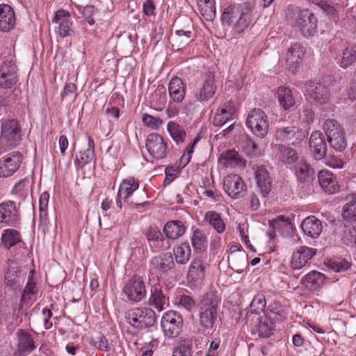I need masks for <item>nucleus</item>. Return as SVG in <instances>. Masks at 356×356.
<instances>
[{"instance_id": "obj_49", "label": "nucleus", "mask_w": 356, "mask_h": 356, "mask_svg": "<svg viewBox=\"0 0 356 356\" xmlns=\"http://www.w3.org/2000/svg\"><path fill=\"white\" fill-rule=\"evenodd\" d=\"M330 147L336 152H341L347 147V140L343 131L327 138Z\"/></svg>"}, {"instance_id": "obj_50", "label": "nucleus", "mask_w": 356, "mask_h": 356, "mask_svg": "<svg viewBox=\"0 0 356 356\" xmlns=\"http://www.w3.org/2000/svg\"><path fill=\"white\" fill-rule=\"evenodd\" d=\"M280 159L286 164H296L300 160L296 150L285 146L280 147Z\"/></svg>"}, {"instance_id": "obj_3", "label": "nucleus", "mask_w": 356, "mask_h": 356, "mask_svg": "<svg viewBox=\"0 0 356 356\" xmlns=\"http://www.w3.org/2000/svg\"><path fill=\"white\" fill-rule=\"evenodd\" d=\"M156 317L155 312L147 307L132 308L125 313L126 321L136 333L154 327L156 322Z\"/></svg>"}, {"instance_id": "obj_45", "label": "nucleus", "mask_w": 356, "mask_h": 356, "mask_svg": "<svg viewBox=\"0 0 356 356\" xmlns=\"http://www.w3.org/2000/svg\"><path fill=\"white\" fill-rule=\"evenodd\" d=\"M243 6L244 8L240 13L234 26L235 30L238 33L243 32L251 24V16L249 13L251 8L250 4L244 3Z\"/></svg>"}, {"instance_id": "obj_55", "label": "nucleus", "mask_w": 356, "mask_h": 356, "mask_svg": "<svg viewBox=\"0 0 356 356\" xmlns=\"http://www.w3.org/2000/svg\"><path fill=\"white\" fill-rule=\"evenodd\" d=\"M356 63V50L353 48H346L343 52L341 67L347 68Z\"/></svg>"}, {"instance_id": "obj_59", "label": "nucleus", "mask_w": 356, "mask_h": 356, "mask_svg": "<svg viewBox=\"0 0 356 356\" xmlns=\"http://www.w3.org/2000/svg\"><path fill=\"white\" fill-rule=\"evenodd\" d=\"M177 305L179 308H183L188 312H191L193 308H195V302L191 296L181 295L178 298Z\"/></svg>"}, {"instance_id": "obj_23", "label": "nucleus", "mask_w": 356, "mask_h": 356, "mask_svg": "<svg viewBox=\"0 0 356 356\" xmlns=\"http://www.w3.org/2000/svg\"><path fill=\"white\" fill-rule=\"evenodd\" d=\"M318 181L321 189L326 193L332 195L339 191V185L336 176L327 170L318 172Z\"/></svg>"}, {"instance_id": "obj_62", "label": "nucleus", "mask_w": 356, "mask_h": 356, "mask_svg": "<svg viewBox=\"0 0 356 356\" xmlns=\"http://www.w3.org/2000/svg\"><path fill=\"white\" fill-rule=\"evenodd\" d=\"M175 35L177 36V42L184 45L190 42L191 31L190 30H184L183 29H177L175 31Z\"/></svg>"}, {"instance_id": "obj_33", "label": "nucleus", "mask_w": 356, "mask_h": 356, "mask_svg": "<svg viewBox=\"0 0 356 356\" xmlns=\"http://www.w3.org/2000/svg\"><path fill=\"white\" fill-rule=\"evenodd\" d=\"M257 184L261 195L266 197L271 190V179L268 171L264 167L259 166L255 172Z\"/></svg>"}, {"instance_id": "obj_60", "label": "nucleus", "mask_w": 356, "mask_h": 356, "mask_svg": "<svg viewBox=\"0 0 356 356\" xmlns=\"http://www.w3.org/2000/svg\"><path fill=\"white\" fill-rule=\"evenodd\" d=\"M200 140V136L198 134L195 136L192 143L187 147L186 152L182 155L181 158V162L184 164V165H186L190 162L192 157V154L193 152V149Z\"/></svg>"}, {"instance_id": "obj_28", "label": "nucleus", "mask_w": 356, "mask_h": 356, "mask_svg": "<svg viewBox=\"0 0 356 356\" xmlns=\"http://www.w3.org/2000/svg\"><path fill=\"white\" fill-rule=\"evenodd\" d=\"M304 234L312 238H318L323 231L322 222L314 216L305 218L301 223Z\"/></svg>"}, {"instance_id": "obj_25", "label": "nucleus", "mask_w": 356, "mask_h": 356, "mask_svg": "<svg viewBox=\"0 0 356 356\" xmlns=\"http://www.w3.org/2000/svg\"><path fill=\"white\" fill-rule=\"evenodd\" d=\"M304 47L300 44H293L288 49L286 62V65L290 72L295 74L297 71L299 63L305 55Z\"/></svg>"}, {"instance_id": "obj_39", "label": "nucleus", "mask_w": 356, "mask_h": 356, "mask_svg": "<svg viewBox=\"0 0 356 356\" xmlns=\"http://www.w3.org/2000/svg\"><path fill=\"white\" fill-rule=\"evenodd\" d=\"M173 254L178 264H186L189 261L191 254L189 243L184 242L175 246Z\"/></svg>"}, {"instance_id": "obj_41", "label": "nucleus", "mask_w": 356, "mask_h": 356, "mask_svg": "<svg viewBox=\"0 0 356 356\" xmlns=\"http://www.w3.org/2000/svg\"><path fill=\"white\" fill-rule=\"evenodd\" d=\"M200 13L207 21H212L216 16L214 0H197Z\"/></svg>"}, {"instance_id": "obj_61", "label": "nucleus", "mask_w": 356, "mask_h": 356, "mask_svg": "<svg viewBox=\"0 0 356 356\" xmlns=\"http://www.w3.org/2000/svg\"><path fill=\"white\" fill-rule=\"evenodd\" d=\"M266 305V300L264 294H257L252 300L250 307L254 312L263 311Z\"/></svg>"}, {"instance_id": "obj_10", "label": "nucleus", "mask_w": 356, "mask_h": 356, "mask_svg": "<svg viewBox=\"0 0 356 356\" xmlns=\"http://www.w3.org/2000/svg\"><path fill=\"white\" fill-rule=\"evenodd\" d=\"M294 172L298 182L302 184L309 193L312 191L316 172L306 159L300 158L294 165Z\"/></svg>"}, {"instance_id": "obj_48", "label": "nucleus", "mask_w": 356, "mask_h": 356, "mask_svg": "<svg viewBox=\"0 0 356 356\" xmlns=\"http://www.w3.org/2000/svg\"><path fill=\"white\" fill-rule=\"evenodd\" d=\"M192 245L195 251L203 252L207 248V238L203 230L196 229L191 237Z\"/></svg>"}, {"instance_id": "obj_42", "label": "nucleus", "mask_w": 356, "mask_h": 356, "mask_svg": "<svg viewBox=\"0 0 356 356\" xmlns=\"http://www.w3.org/2000/svg\"><path fill=\"white\" fill-rule=\"evenodd\" d=\"M277 96L280 106L285 110L289 109L295 104L292 92L289 88L280 86L277 88Z\"/></svg>"}, {"instance_id": "obj_9", "label": "nucleus", "mask_w": 356, "mask_h": 356, "mask_svg": "<svg viewBox=\"0 0 356 356\" xmlns=\"http://www.w3.org/2000/svg\"><path fill=\"white\" fill-rule=\"evenodd\" d=\"M123 293L131 302H138L144 299L147 291L143 277L138 275L132 276L125 282Z\"/></svg>"}, {"instance_id": "obj_30", "label": "nucleus", "mask_w": 356, "mask_h": 356, "mask_svg": "<svg viewBox=\"0 0 356 356\" xmlns=\"http://www.w3.org/2000/svg\"><path fill=\"white\" fill-rule=\"evenodd\" d=\"M266 318L275 323L284 321L287 318V312L286 307L280 302L273 300L268 303L266 310Z\"/></svg>"}, {"instance_id": "obj_6", "label": "nucleus", "mask_w": 356, "mask_h": 356, "mask_svg": "<svg viewBox=\"0 0 356 356\" xmlns=\"http://www.w3.org/2000/svg\"><path fill=\"white\" fill-rule=\"evenodd\" d=\"M246 125L254 135L264 138L268 131V118L261 109L253 108L248 113Z\"/></svg>"}, {"instance_id": "obj_8", "label": "nucleus", "mask_w": 356, "mask_h": 356, "mask_svg": "<svg viewBox=\"0 0 356 356\" xmlns=\"http://www.w3.org/2000/svg\"><path fill=\"white\" fill-rule=\"evenodd\" d=\"M24 277L21 270L14 262L8 264L4 275L5 292L11 293L12 296H17L22 292Z\"/></svg>"}, {"instance_id": "obj_47", "label": "nucleus", "mask_w": 356, "mask_h": 356, "mask_svg": "<svg viewBox=\"0 0 356 356\" xmlns=\"http://www.w3.org/2000/svg\"><path fill=\"white\" fill-rule=\"evenodd\" d=\"M167 129L173 140L177 143H182L185 140L186 134L184 128L173 121L168 123Z\"/></svg>"}, {"instance_id": "obj_19", "label": "nucleus", "mask_w": 356, "mask_h": 356, "mask_svg": "<svg viewBox=\"0 0 356 356\" xmlns=\"http://www.w3.org/2000/svg\"><path fill=\"white\" fill-rule=\"evenodd\" d=\"M223 187L231 197L237 199L243 195L246 185L239 175L232 174L225 177Z\"/></svg>"}, {"instance_id": "obj_53", "label": "nucleus", "mask_w": 356, "mask_h": 356, "mask_svg": "<svg viewBox=\"0 0 356 356\" xmlns=\"http://www.w3.org/2000/svg\"><path fill=\"white\" fill-rule=\"evenodd\" d=\"M323 127L327 138L343 131L340 124L335 119H327Z\"/></svg>"}, {"instance_id": "obj_63", "label": "nucleus", "mask_w": 356, "mask_h": 356, "mask_svg": "<svg viewBox=\"0 0 356 356\" xmlns=\"http://www.w3.org/2000/svg\"><path fill=\"white\" fill-rule=\"evenodd\" d=\"M142 120L146 126L152 129H157L162 124V121L160 119L147 113L143 115Z\"/></svg>"}, {"instance_id": "obj_20", "label": "nucleus", "mask_w": 356, "mask_h": 356, "mask_svg": "<svg viewBox=\"0 0 356 356\" xmlns=\"http://www.w3.org/2000/svg\"><path fill=\"white\" fill-rule=\"evenodd\" d=\"M52 22L58 24V34L62 38L71 36L74 33L73 22L70 13L65 10H57Z\"/></svg>"}, {"instance_id": "obj_32", "label": "nucleus", "mask_w": 356, "mask_h": 356, "mask_svg": "<svg viewBox=\"0 0 356 356\" xmlns=\"http://www.w3.org/2000/svg\"><path fill=\"white\" fill-rule=\"evenodd\" d=\"M169 95L172 101L179 103L186 95V86L183 81L177 77H173L168 84Z\"/></svg>"}, {"instance_id": "obj_2", "label": "nucleus", "mask_w": 356, "mask_h": 356, "mask_svg": "<svg viewBox=\"0 0 356 356\" xmlns=\"http://www.w3.org/2000/svg\"><path fill=\"white\" fill-rule=\"evenodd\" d=\"M287 23L300 31L305 37L313 35L316 32L318 20L308 9L301 10L298 7L289 6L286 13Z\"/></svg>"}, {"instance_id": "obj_24", "label": "nucleus", "mask_w": 356, "mask_h": 356, "mask_svg": "<svg viewBox=\"0 0 356 356\" xmlns=\"http://www.w3.org/2000/svg\"><path fill=\"white\" fill-rule=\"evenodd\" d=\"M150 293V297L148 300L149 305L154 307L159 312L162 311L165 306L168 305L167 288L163 289L161 285L157 284L151 288Z\"/></svg>"}, {"instance_id": "obj_64", "label": "nucleus", "mask_w": 356, "mask_h": 356, "mask_svg": "<svg viewBox=\"0 0 356 356\" xmlns=\"http://www.w3.org/2000/svg\"><path fill=\"white\" fill-rule=\"evenodd\" d=\"M172 356H192L191 348L187 344H181L174 348Z\"/></svg>"}, {"instance_id": "obj_7", "label": "nucleus", "mask_w": 356, "mask_h": 356, "mask_svg": "<svg viewBox=\"0 0 356 356\" xmlns=\"http://www.w3.org/2000/svg\"><path fill=\"white\" fill-rule=\"evenodd\" d=\"M217 90L215 75L211 72H206L202 82L193 90V97L197 102L204 103L213 97Z\"/></svg>"}, {"instance_id": "obj_14", "label": "nucleus", "mask_w": 356, "mask_h": 356, "mask_svg": "<svg viewBox=\"0 0 356 356\" xmlns=\"http://www.w3.org/2000/svg\"><path fill=\"white\" fill-rule=\"evenodd\" d=\"M175 266L173 256L170 252H163L154 256L149 262L150 271L159 277L166 275Z\"/></svg>"}, {"instance_id": "obj_13", "label": "nucleus", "mask_w": 356, "mask_h": 356, "mask_svg": "<svg viewBox=\"0 0 356 356\" xmlns=\"http://www.w3.org/2000/svg\"><path fill=\"white\" fill-rule=\"evenodd\" d=\"M145 146L149 154L159 160L167 155L168 143L160 134L152 133L147 136Z\"/></svg>"}, {"instance_id": "obj_51", "label": "nucleus", "mask_w": 356, "mask_h": 356, "mask_svg": "<svg viewBox=\"0 0 356 356\" xmlns=\"http://www.w3.org/2000/svg\"><path fill=\"white\" fill-rule=\"evenodd\" d=\"M1 241L6 248H10L21 241L20 234L15 229H7L1 236Z\"/></svg>"}, {"instance_id": "obj_44", "label": "nucleus", "mask_w": 356, "mask_h": 356, "mask_svg": "<svg viewBox=\"0 0 356 356\" xmlns=\"http://www.w3.org/2000/svg\"><path fill=\"white\" fill-rule=\"evenodd\" d=\"M243 9L239 5L236 4L229 5L224 8L221 15L222 24L230 26L238 19Z\"/></svg>"}, {"instance_id": "obj_35", "label": "nucleus", "mask_w": 356, "mask_h": 356, "mask_svg": "<svg viewBox=\"0 0 356 356\" xmlns=\"http://www.w3.org/2000/svg\"><path fill=\"white\" fill-rule=\"evenodd\" d=\"M186 232V227L181 220H172L168 222L164 227L163 232L168 238L175 240L181 237Z\"/></svg>"}, {"instance_id": "obj_16", "label": "nucleus", "mask_w": 356, "mask_h": 356, "mask_svg": "<svg viewBox=\"0 0 356 356\" xmlns=\"http://www.w3.org/2000/svg\"><path fill=\"white\" fill-rule=\"evenodd\" d=\"M275 136L282 142L289 143L296 146L300 145L305 140L307 134L299 127L291 126L278 129Z\"/></svg>"}, {"instance_id": "obj_12", "label": "nucleus", "mask_w": 356, "mask_h": 356, "mask_svg": "<svg viewBox=\"0 0 356 356\" xmlns=\"http://www.w3.org/2000/svg\"><path fill=\"white\" fill-rule=\"evenodd\" d=\"M23 155L19 151H13L0 158V177L12 176L20 167Z\"/></svg>"}, {"instance_id": "obj_18", "label": "nucleus", "mask_w": 356, "mask_h": 356, "mask_svg": "<svg viewBox=\"0 0 356 356\" xmlns=\"http://www.w3.org/2000/svg\"><path fill=\"white\" fill-rule=\"evenodd\" d=\"M309 149L316 160H321L326 156L327 145L324 134L320 131H314L309 138Z\"/></svg>"}, {"instance_id": "obj_58", "label": "nucleus", "mask_w": 356, "mask_h": 356, "mask_svg": "<svg viewBox=\"0 0 356 356\" xmlns=\"http://www.w3.org/2000/svg\"><path fill=\"white\" fill-rule=\"evenodd\" d=\"M76 90V86L74 83H66L61 93V100L67 99L74 102L77 97Z\"/></svg>"}, {"instance_id": "obj_11", "label": "nucleus", "mask_w": 356, "mask_h": 356, "mask_svg": "<svg viewBox=\"0 0 356 356\" xmlns=\"http://www.w3.org/2000/svg\"><path fill=\"white\" fill-rule=\"evenodd\" d=\"M20 221V212L15 202L8 200L0 204V223L9 227H18Z\"/></svg>"}, {"instance_id": "obj_36", "label": "nucleus", "mask_w": 356, "mask_h": 356, "mask_svg": "<svg viewBox=\"0 0 356 356\" xmlns=\"http://www.w3.org/2000/svg\"><path fill=\"white\" fill-rule=\"evenodd\" d=\"M345 200L346 202L341 210L342 218L347 222L356 221V194L348 195Z\"/></svg>"}, {"instance_id": "obj_37", "label": "nucleus", "mask_w": 356, "mask_h": 356, "mask_svg": "<svg viewBox=\"0 0 356 356\" xmlns=\"http://www.w3.org/2000/svg\"><path fill=\"white\" fill-rule=\"evenodd\" d=\"M138 187L139 181L138 179H136L133 177H127L121 182L118 193V197L127 200Z\"/></svg>"}, {"instance_id": "obj_54", "label": "nucleus", "mask_w": 356, "mask_h": 356, "mask_svg": "<svg viewBox=\"0 0 356 356\" xmlns=\"http://www.w3.org/2000/svg\"><path fill=\"white\" fill-rule=\"evenodd\" d=\"M270 226L275 230L280 232L286 228L289 229L291 226V220L289 218L283 215L278 216L275 219L269 221Z\"/></svg>"}, {"instance_id": "obj_17", "label": "nucleus", "mask_w": 356, "mask_h": 356, "mask_svg": "<svg viewBox=\"0 0 356 356\" xmlns=\"http://www.w3.org/2000/svg\"><path fill=\"white\" fill-rule=\"evenodd\" d=\"M18 81L17 67L11 60L3 62L0 66V88H12Z\"/></svg>"}, {"instance_id": "obj_5", "label": "nucleus", "mask_w": 356, "mask_h": 356, "mask_svg": "<svg viewBox=\"0 0 356 356\" xmlns=\"http://www.w3.org/2000/svg\"><path fill=\"white\" fill-rule=\"evenodd\" d=\"M183 325V317L176 311L166 312L161 318V325L164 335L168 338L177 337L182 331Z\"/></svg>"}, {"instance_id": "obj_38", "label": "nucleus", "mask_w": 356, "mask_h": 356, "mask_svg": "<svg viewBox=\"0 0 356 356\" xmlns=\"http://www.w3.org/2000/svg\"><path fill=\"white\" fill-rule=\"evenodd\" d=\"M268 321L267 318L265 319L260 317L257 318L253 331L257 332L260 337L268 338L273 334L274 325L272 321L269 322Z\"/></svg>"}, {"instance_id": "obj_56", "label": "nucleus", "mask_w": 356, "mask_h": 356, "mask_svg": "<svg viewBox=\"0 0 356 356\" xmlns=\"http://www.w3.org/2000/svg\"><path fill=\"white\" fill-rule=\"evenodd\" d=\"M94 157L95 155L90 151H80L76 156L74 163L78 168H83L86 164L90 163Z\"/></svg>"}, {"instance_id": "obj_26", "label": "nucleus", "mask_w": 356, "mask_h": 356, "mask_svg": "<svg viewBox=\"0 0 356 356\" xmlns=\"http://www.w3.org/2000/svg\"><path fill=\"white\" fill-rule=\"evenodd\" d=\"M236 112L234 104L232 101L224 103L218 109L214 115L213 124L216 127H222L232 120Z\"/></svg>"}, {"instance_id": "obj_34", "label": "nucleus", "mask_w": 356, "mask_h": 356, "mask_svg": "<svg viewBox=\"0 0 356 356\" xmlns=\"http://www.w3.org/2000/svg\"><path fill=\"white\" fill-rule=\"evenodd\" d=\"M38 289L36 284L31 279L29 280L25 286L24 290H22L20 305H32L36 300L38 296Z\"/></svg>"}, {"instance_id": "obj_1", "label": "nucleus", "mask_w": 356, "mask_h": 356, "mask_svg": "<svg viewBox=\"0 0 356 356\" xmlns=\"http://www.w3.org/2000/svg\"><path fill=\"white\" fill-rule=\"evenodd\" d=\"M220 300L218 291L210 289L198 302L199 323L204 329H213L218 318Z\"/></svg>"}, {"instance_id": "obj_21", "label": "nucleus", "mask_w": 356, "mask_h": 356, "mask_svg": "<svg viewBox=\"0 0 356 356\" xmlns=\"http://www.w3.org/2000/svg\"><path fill=\"white\" fill-rule=\"evenodd\" d=\"M306 88L309 97L316 103L324 104L330 99V90L323 83L310 81L307 83Z\"/></svg>"}, {"instance_id": "obj_31", "label": "nucleus", "mask_w": 356, "mask_h": 356, "mask_svg": "<svg viewBox=\"0 0 356 356\" xmlns=\"http://www.w3.org/2000/svg\"><path fill=\"white\" fill-rule=\"evenodd\" d=\"M325 275L316 270H312L300 280V284L310 291L318 289L324 284Z\"/></svg>"}, {"instance_id": "obj_22", "label": "nucleus", "mask_w": 356, "mask_h": 356, "mask_svg": "<svg viewBox=\"0 0 356 356\" xmlns=\"http://www.w3.org/2000/svg\"><path fill=\"white\" fill-rule=\"evenodd\" d=\"M317 250L307 246H300L293 253L291 266L293 269H300L305 266L316 255Z\"/></svg>"}, {"instance_id": "obj_29", "label": "nucleus", "mask_w": 356, "mask_h": 356, "mask_svg": "<svg viewBox=\"0 0 356 356\" xmlns=\"http://www.w3.org/2000/svg\"><path fill=\"white\" fill-rule=\"evenodd\" d=\"M15 24V15L13 9L8 4H0V31L8 32Z\"/></svg>"}, {"instance_id": "obj_40", "label": "nucleus", "mask_w": 356, "mask_h": 356, "mask_svg": "<svg viewBox=\"0 0 356 356\" xmlns=\"http://www.w3.org/2000/svg\"><path fill=\"white\" fill-rule=\"evenodd\" d=\"M219 161L227 168H232L240 165L242 159L238 152L234 149H229L220 154Z\"/></svg>"}, {"instance_id": "obj_46", "label": "nucleus", "mask_w": 356, "mask_h": 356, "mask_svg": "<svg viewBox=\"0 0 356 356\" xmlns=\"http://www.w3.org/2000/svg\"><path fill=\"white\" fill-rule=\"evenodd\" d=\"M204 220L207 222L219 234L225 229V223L220 213L214 211H207L204 215Z\"/></svg>"}, {"instance_id": "obj_52", "label": "nucleus", "mask_w": 356, "mask_h": 356, "mask_svg": "<svg viewBox=\"0 0 356 356\" xmlns=\"http://www.w3.org/2000/svg\"><path fill=\"white\" fill-rule=\"evenodd\" d=\"M144 234L150 246L156 245V243L162 242L163 239L161 231L156 227L150 226L144 232Z\"/></svg>"}, {"instance_id": "obj_43", "label": "nucleus", "mask_w": 356, "mask_h": 356, "mask_svg": "<svg viewBox=\"0 0 356 356\" xmlns=\"http://www.w3.org/2000/svg\"><path fill=\"white\" fill-rule=\"evenodd\" d=\"M241 148L245 154L250 158H257L261 155V149L249 136L241 140Z\"/></svg>"}, {"instance_id": "obj_15", "label": "nucleus", "mask_w": 356, "mask_h": 356, "mask_svg": "<svg viewBox=\"0 0 356 356\" xmlns=\"http://www.w3.org/2000/svg\"><path fill=\"white\" fill-rule=\"evenodd\" d=\"M205 277V266L199 259H194L188 268L187 274L188 286L192 289H197L204 284Z\"/></svg>"}, {"instance_id": "obj_27", "label": "nucleus", "mask_w": 356, "mask_h": 356, "mask_svg": "<svg viewBox=\"0 0 356 356\" xmlns=\"http://www.w3.org/2000/svg\"><path fill=\"white\" fill-rule=\"evenodd\" d=\"M17 336V352L20 356H26L35 350V346L32 335L24 330H18Z\"/></svg>"}, {"instance_id": "obj_4", "label": "nucleus", "mask_w": 356, "mask_h": 356, "mask_svg": "<svg viewBox=\"0 0 356 356\" xmlns=\"http://www.w3.org/2000/svg\"><path fill=\"white\" fill-rule=\"evenodd\" d=\"M22 139V128L17 120L9 119L2 122L0 135V149L2 152L16 147Z\"/></svg>"}, {"instance_id": "obj_57", "label": "nucleus", "mask_w": 356, "mask_h": 356, "mask_svg": "<svg viewBox=\"0 0 356 356\" xmlns=\"http://www.w3.org/2000/svg\"><path fill=\"white\" fill-rule=\"evenodd\" d=\"M49 199V194L47 192H43L39 200L40 209V221L45 222L47 216V206Z\"/></svg>"}]
</instances>
